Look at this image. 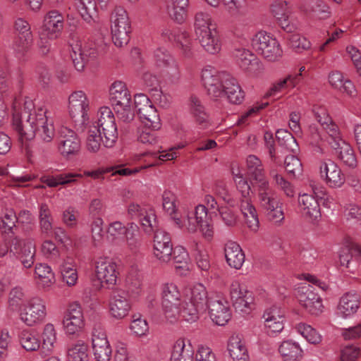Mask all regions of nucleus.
<instances>
[{
	"label": "nucleus",
	"instance_id": "f257e3e1",
	"mask_svg": "<svg viewBox=\"0 0 361 361\" xmlns=\"http://www.w3.org/2000/svg\"><path fill=\"white\" fill-rule=\"evenodd\" d=\"M47 113L45 108L36 109L32 100L26 99L20 112L13 113V128L22 139L31 140L37 135L42 141L49 143L55 130L53 121Z\"/></svg>",
	"mask_w": 361,
	"mask_h": 361
},
{
	"label": "nucleus",
	"instance_id": "f03ea898",
	"mask_svg": "<svg viewBox=\"0 0 361 361\" xmlns=\"http://www.w3.org/2000/svg\"><path fill=\"white\" fill-rule=\"evenodd\" d=\"M212 293H208L205 286L202 283L193 286L187 295L189 302H185L182 306V318L187 322L196 321L199 314L207 310L210 295Z\"/></svg>",
	"mask_w": 361,
	"mask_h": 361
},
{
	"label": "nucleus",
	"instance_id": "7ed1b4c3",
	"mask_svg": "<svg viewBox=\"0 0 361 361\" xmlns=\"http://www.w3.org/2000/svg\"><path fill=\"white\" fill-rule=\"evenodd\" d=\"M179 228L185 229L189 233H195L199 227L202 235L206 238H211L214 233V228L212 219L208 216L206 206L199 204L195 211L188 212L186 219L182 220L181 226Z\"/></svg>",
	"mask_w": 361,
	"mask_h": 361
},
{
	"label": "nucleus",
	"instance_id": "20e7f679",
	"mask_svg": "<svg viewBox=\"0 0 361 361\" xmlns=\"http://www.w3.org/2000/svg\"><path fill=\"white\" fill-rule=\"evenodd\" d=\"M251 45L257 54L268 61H277L283 56V50L278 40L265 31L257 32L251 39Z\"/></svg>",
	"mask_w": 361,
	"mask_h": 361
},
{
	"label": "nucleus",
	"instance_id": "39448f33",
	"mask_svg": "<svg viewBox=\"0 0 361 361\" xmlns=\"http://www.w3.org/2000/svg\"><path fill=\"white\" fill-rule=\"evenodd\" d=\"M111 31L114 44L122 47L130 41L132 29L126 11L116 6L111 15Z\"/></svg>",
	"mask_w": 361,
	"mask_h": 361
},
{
	"label": "nucleus",
	"instance_id": "423d86ee",
	"mask_svg": "<svg viewBox=\"0 0 361 361\" xmlns=\"http://www.w3.org/2000/svg\"><path fill=\"white\" fill-rule=\"evenodd\" d=\"M14 33L11 47L18 59L25 56L33 44L31 26L24 18H17L14 21Z\"/></svg>",
	"mask_w": 361,
	"mask_h": 361
},
{
	"label": "nucleus",
	"instance_id": "0eeeda50",
	"mask_svg": "<svg viewBox=\"0 0 361 361\" xmlns=\"http://www.w3.org/2000/svg\"><path fill=\"white\" fill-rule=\"evenodd\" d=\"M97 116L96 125L92 127L97 128L98 132L103 135L104 146L112 147L118 139V129L114 115L109 107L103 106L99 109Z\"/></svg>",
	"mask_w": 361,
	"mask_h": 361
},
{
	"label": "nucleus",
	"instance_id": "6e6552de",
	"mask_svg": "<svg viewBox=\"0 0 361 361\" xmlns=\"http://www.w3.org/2000/svg\"><path fill=\"white\" fill-rule=\"evenodd\" d=\"M140 282L135 281V288L128 286L127 290H117L113 292L109 302L110 313L116 319H121L128 314L131 309V298L138 294Z\"/></svg>",
	"mask_w": 361,
	"mask_h": 361
},
{
	"label": "nucleus",
	"instance_id": "1a4fd4ad",
	"mask_svg": "<svg viewBox=\"0 0 361 361\" xmlns=\"http://www.w3.org/2000/svg\"><path fill=\"white\" fill-rule=\"evenodd\" d=\"M162 310L166 319L173 323L182 317L180 293L173 283H166L162 287Z\"/></svg>",
	"mask_w": 361,
	"mask_h": 361
},
{
	"label": "nucleus",
	"instance_id": "9d476101",
	"mask_svg": "<svg viewBox=\"0 0 361 361\" xmlns=\"http://www.w3.org/2000/svg\"><path fill=\"white\" fill-rule=\"evenodd\" d=\"M226 72H219L212 66H207L202 71V84L207 94L212 98L224 96V75Z\"/></svg>",
	"mask_w": 361,
	"mask_h": 361
},
{
	"label": "nucleus",
	"instance_id": "9b49d317",
	"mask_svg": "<svg viewBox=\"0 0 361 361\" xmlns=\"http://www.w3.org/2000/svg\"><path fill=\"white\" fill-rule=\"evenodd\" d=\"M8 252L19 259L26 269L30 268L35 262V246L30 240H22L17 236L13 237L11 240Z\"/></svg>",
	"mask_w": 361,
	"mask_h": 361
},
{
	"label": "nucleus",
	"instance_id": "f8f14e48",
	"mask_svg": "<svg viewBox=\"0 0 361 361\" xmlns=\"http://www.w3.org/2000/svg\"><path fill=\"white\" fill-rule=\"evenodd\" d=\"M90 102L86 94L82 91H75L68 97V111L72 119L79 124H84L87 120Z\"/></svg>",
	"mask_w": 361,
	"mask_h": 361
},
{
	"label": "nucleus",
	"instance_id": "ddd939ff",
	"mask_svg": "<svg viewBox=\"0 0 361 361\" xmlns=\"http://www.w3.org/2000/svg\"><path fill=\"white\" fill-rule=\"evenodd\" d=\"M208 304L207 309L212 320L217 325H225L231 316L227 300L220 293H212Z\"/></svg>",
	"mask_w": 361,
	"mask_h": 361
},
{
	"label": "nucleus",
	"instance_id": "4468645a",
	"mask_svg": "<svg viewBox=\"0 0 361 361\" xmlns=\"http://www.w3.org/2000/svg\"><path fill=\"white\" fill-rule=\"evenodd\" d=\"M298 298L300 305L311 314L319 315L323 312L322 298L315 293V287L303 284L298 290Z\"/></svg>",
	"mask_w": 361,
	"mask_h": 361
},
{
	"label": "nucleus",
	"instance_id": "2eb2a0df",
	"mask_svg": "<svg viewBox=\"0 0 361 361\" xmlns=\"http://www.w3.org/2000/svg\"><path fill=\"white\" fill-rule=\"evenodd\" d=\"M47 315L46 304L43 299L34 297L27 301L20 312V319L27 326L42 322Z\"/></svg>",
	"mask_w": 361,
	"mask_h": 361
},
{
	"label": "nucleus",
	"instance_id": "dca6fc26",
	"mask_svg": "<svg viewBox=\"0 0 361 361\" xmlns=\"http://www.w3.org/2000/svg\"><path fill=\"white\" fill-rule=\"evenodd\" d=\"M128 213L132 219H137L144 231L152 233L158 226L155 212L152 209L137 203H131L128 208Z\"/></svg>",
	"mask_w": 361,
	"mask_h": 361
},
{
	"label": "nucleus",
	"instance_id": "f3484780",
	"mask_svg": "<svg viewBox=\"0 0 361 361\" xmlns=\"http://www.w3.org/2000/svg\"><path fill=\"white\" fill-rule=\"evenodd\" d=\"M94 271L97 279L106 285L116 283L118 271L116 262L108 257H98L94 262Z\"/></svg>",
	"mask_w": 361,
	"mask_h": 361
},
{
	"label": "nucleus",
	"instance_id": "a211bd4d",
	"mask_svg": "<svg viewBox=\"0 0 361 361\" xmlns=\"http://www.w3.org/2000/svg\"><path fill=\"white\" fill-rule=\"evenodd\" d=\"M319 169L321 178L330 188H339L345 183V175L341 168L334 161L328 159L322 161Z\"/></svg>",
	"mask_w": 361,
	"mask_h": 361
},
{
	"label": "nucleus",
	"instance_id": "6ab92c4d",
	"mask_svg": "<svg viewBox=\"0 0 361 361\" xmlns=\"http://www.w3.org/2000/svg\"><path fill=\"white\" fill-rule=\"evenodd\" d=\"M92 348L94 359L97 361H109L111 357V348L104 330L95 326L92 335Z\"/></svg>",
	"mask_w": 361,
	"mask_h": 361
},
{
	"label": "nucleus",
	"instance_id": "aec40b11",
	"mask_svg": "<svg viewBox=\"0 0 361 361\" xmlns=\"http://www.w3.org/2000/svg\"><path fill=\"white\" fill-rule=\"evenodd\" d=\"M63 25V14L57 10H51L44 17L42 35L49 39H56L61 35Z\"/></svg>",
	"mask_w": 361,
	"mask_h": 361
},
{
	"label": "nucleus",
	"instance_id": "412c9836",
	"mask_svg": "<svg viewBox=\"0 0 361 361\" xmlns=\"http://www.w3.org/2000/svg\"><path fill=\"white\" fill-rule=\"evenodd\" d=\"M233 56L241 69L256 75L263 73L264 69L263 64L250 50L244 48L235 49Z\"/></svg>",
	"mask_w": 361,
	"mask_h": 361
},
{
	"label": "nucleus",
	"instance_id": "4be33fe9",
	"mask_svg": "<svg viewBox=\"0 0 361 361\" xmlns=\"http://www.w3.org/2000/svg\"><path fill=\"white\" fill-rule=\"evenodd\" d=\"M230 295L233 305L237 311L247 312L251 309L253 298L245 284L238 281H233L230 287Z\"/></svg>",
	"mask_w": 361,
	"mask_h": 361
},
{
	"label": "nucleus",
	"instance_id": "5701e85b",
	"mask_svg": "<svg viewBox=\"0 0 361 361\" xmlns=\"http://www.w3.org/2000/svg\"><path fill=\"white\" fill-rule=\"evenodd\" d=\"M63 326L66 334L73 335L84 326L82 307L78 303L71 304L64 314Z\"/></svg>",
	"mask_w": 361,
	"mask_h": 361
},
{
	"label": "nucleus",
	"instance_id": "b1692460",
	"mask_svg": "<svg viewBox=\"0 0 361 361\" xmlns=\"http://www.w3.org/2000/svg\"><path fill=\"white\" fill-rule=\"evenodd\" d=\"M154 237V256L162 262H168L171 259L173 251L171 237L164 230L157 229L153 231Z\"/></svg>",
	"mask_w": 361,
	"mask_h": 361
},
{
	"label": "nucleus",
	"instance_id": "393cba45",
	"mask_svg": "<svg viewBox=\"0 0 361 361\" xmlns=\"http://www.w3.org/2000/svg\"><path fill=\"white\" fill-rule=\"evenodd\" d=\"M58 149L61 155L66 157L77 154L80 149V140L77 134L68 128H61Z\"/></svg>",
	"mask_w": 361,
	"mask_h": 361
},
{
	"label": "nucleus",
	"instance_id": "a878e982",
	"mask_svg": "<svg viewBox=\"0 0 361 361\" xmlns=\"http://www.w3.org/2000/svg\"><path fill=\"white\" fill-rule=\"evenodd\" d=\"M156 66L166 71L172 82L177 81L180 78L178 63L171 54L164 48H158L154 54Z\"/></svg>",
	"mask_w": 361,
	"mask_h": 361
},
{
	"label": "nucleus",
	"instance_id": "bb28decb",
	"mask_svg": "<svg viewBox=\"0 0 361 361\" xmlns=\"http://www.w3.org/2000/svg\"><path fill=\"white\" fill-rule=\"evenodd\" d=\"M313 193H304L300 195L298 197L299 207L303 216L311 221H317L321 217L318 193L314 190Z\"/></svg>",
	"mask_w": 361,
	"mask_h": 361
},
{
	"label": "nucleus",
	"instance_id": "cd10ccee",
	"mask_svg": "<svg viewBox=\"0 0 361 361\" xmlns=\"http://www.w3.org/2000/svg\"><path fill=\"white\" fill-rule=\"evenodd\" d=\"M70 56L73 61L75 68L78 71H83L86 63L95 59L98 52L95 48L85 47L76 43L71 45Z\"/></svg>",
	"mask_w": 361,
	"mask_h": 361
},
{
	"label": "nucleus",
	"instance_id": "c85d7f7f",
	"mask_svg": "<svg viewBox=\"0 0 361 361\" xmlns=\"http://www.w3.org/2000/svg\"><path fill=\"white\" fill-rule=\"evenodd\" d=\"M264 326L269 335L281 332L284 327V313L279 307L272 306L267 309L264 314Z\"/></svg>",
	"mask_w": 361,
	"mask_h": 361
},
{
	"label": "nucleus",
	"instance_id": "c756f323",
	"mask_svg": "<svg viewBox=\"0 0 361 361\" xmlns=\"http://www.w3.org/2000/svg\"><path fill=\"white\" fill-rule=\"evenodd\" d=\"M334 154L341 164L350 169L357 166V156L352 146L346 141L332 148Z\"/></svg>",
	"mask_w": 361,
	"mask_h": 361
},
{
	"label": "nucleus",
	"instance_id": "7c9ffc66",
	"mask_svg": "<svg viewBox=\"0 0 361 361\" xmlns=\"http://www.w3.org/2000/svg\"><path fill=\"white\" fill-rule=\"evenodd\" d=\"M256 190L261 207L267 210L279 204L276 195L267 180L256 185Z\"/></svg>",
	"mask_w": 361,
	"mask_h": 361
},
{
	"label": "nucleus",
	"instance_id": "2f4dec72",
	"mask_svg": "<svg viewBox=\"0 0 361 361\" xmlns=\"http://www.w3.org/2000/svg\"><path fill=\"white\" fill-rule=\"evenodd\" d=\"M109 99L114 108L118 106H128V104H130V94L124 82L116 81L111 85Z\"/></svg>",
	"mask_w": 361,
	"mask_h": 361
},
{
	"label": "nucleus",
	"instance_id": "473e14b6",
	"mask_svg": "<svg viewBox=\"0 0 361 361\" xmlns=\"http://www.w3.org/2000/svg\"><path fill=\"white\" fill-rule=\"evenodd\" d=\"M224 95L233 104H240L244 99V92L242 90L237 80L230 73L224 75Z\"/></svg>",
	"mask_w": 361,
	"mask_h": 361
},
{
	"label": "nucleus",
	"instance_id": "72a5a7b5",
	"mask_svg": "<svg viewBox=\"0 0 361 361\" xmlns=\"http://www.w3.org/2000/svg\"><path fill=\"white\" fill-rule=\"evenodd\" d=\"M360 304V298L357 295L348 293L340 299L337 307V314L343 318L350 317L357 312Z\"/></svg>",
	"mask_w": 361,
	"mask_h": 361
},
{
	"label": "nucleus",
	"instance_id": "f704fd0d",
	"mask_svg": "<svg viewBox=\"0 0 361 361\" xmlns=\"http://www.w3.org/2000/svg\"><path fill=\"white\" fill-rule=\"evenodd\" d=\"M35 279L43 290H49L56 279L52 269L46 263H37L35 267Z\"/></svg>",
	"mask_w": 361,
	"mask_h": 361
},
{
	"label": "nucleus",
	"instance_id": "c9c22d12",
	"mask_svg": "<svg viewBox=\"0 0 361 361\" xmlns=\"http://www.w3.org/2000/svg\"><path fill=\"white\" fill-rule=\"evenodd\" d=\"M166 11L170 18L182 23L187 17L188 0H164Z\"/></svg>",
	"mask_w": 361,
	"mask_h": 361
},
{
	"label": "nucleus",
	"instance_id": "e433bc0d",
	"mask_svg": "<svg viewBox=\"0 0 361 361\" xmlns=\"http://www.w3.org/2000/svg\"><path fill=\"white\" fill-rule=\"evenodd\" d=\"M225 257L228 264L235 269L242 267L245 262V255L240 246L235 242L228 241L224 247Z\"/></svg>",
	"mask_w": 361,
	"mask_h": 361
},
{
	"label": "nucleus",
	"instance_id": "4c0bfd02",
	"mask_svg": "<svg viewBox=\"0 0 361 361\" xmlns=\"http://www.w3.org/2000/svg\"><path fill=\"white\" fill-rule=\"evenodd\" d=\"M228 350L233 361H249L247 348L239 335L233 334L229 338Z\"/></svg>",
	"mask_w": 361,
	"mask_h": 361
},
{
	"label": "nucleus",
	"instance_id": "58836bf2",
	"mask_svg": "<svg viewBox=\"0 0 361 361\" xmlns=\"http://www.w3.org/2000/svg\"><path fill=\"white\" fill-rule=\"evenodd\" d=\"M194 29L195 35L198 37L216 30V25L209 13L200 11L195 16Z\"/></svg>",
	"mask_w": 361,
	"mask_h": 361
},
{
	"label": "nucleus",
	"instance_id": "ea45409f",
	"mask_svg": "<svg viewBox=\"0 0 361 361\" xmlns=\"http://www.w3.org/2000/svg\"><path fill=\"white\" fill-rule=\"evenodd\" d=\"M162 207L164 212L171 216L177 226H181L182 219L178 215L177 197L170 190H165L162 195Z\"/></svg>",
	"mask_w": 361,
	"mask_h": 361
},
{
	"label": "nucleus",
	"instance_id": "a19ab883",
	"mask_svg": "<svg viewBox=\"0 0 361 361\" xmlns=\"http://www.w3.org/2000/svg\"><path fill=\"white\" fill-rule=\"evenodd\" d=\"M143 80L146 86L150 88L152 97L154 99L158 102L163 107L168 106L169 102L166 96L158 88L159 85L157 77L155 75L147 72L143 75Z\"/></svg>",
	"mask_w": 361,
	"mask_h": 361
},
{
	"label": "nucleus",
	"instance_id": "79ce46f5",
	"mask_svg": "<svg viewBox=\"0 0 361 361\" xmlns=\"http://www.w3.org/2000/svg\"><path fill=\"white\" fill-rule=\"evenodd\" d=\"M197 39L204 50L209 54H217L221 49V43L216 30L200 36Z\"/></svg>",
	"mask_w": 361,
	"mask_h": 361
},
{
	"label": "nucleus",
	"instance_id": "37998d69",
	"mask_svg": "<svg viewBox=\"0 0 361 361\" xmlns=\"http://www.w3.org/2000/svg\"><path fill=\"white\" fill-rule=\"evenodd\" d=\"M240 209L247 227L251 231L257 232L259 228V221L255 207L251 202L245 200L240 203Z\"/></svg>",
	"mask_w": 361,
	"mask_h": 361
},
{
	"label": "nucleus",
	"instance_id": "c03bdc74",
	"mask_svg": "<svg viewBox=\"0 0 361 361\" xmlns=\"http://www.w3.org/2000/svg\"><path fill=\"white\" fill-rule=\"evenodd\" d=\"M194 351L191 345L182 339L178 340L173 345L171 361H193Z\"/></svg>",
	"mask_w": 361,
	"mask_h": 361
},
{
	"label": "nucleus",
	"instance_id": "a18cd8bd",
	"mask_svg": "<svg viewBox=\"0 0 361 361\" xmlns=\"http://www.w3.org/2000/svg\"><path fill=\"white\" fill-rule=\"evenodd\" d=\"M246 166L252 178L256 181V185L267 180L264 166L259 157L253 154L247 156Z\"/></svg>",
	"mask_w": 361,
	"mask_h": 361
},
{
	"label": "nucleus",
	"instance_id": "49530a36",
	"mask_svg": "<svg viewBox=\"0 0 361 361\" xmlns=\"http://www.w3.org/2000/svg\"><path fill=\"white\" fill-rule=\"evenodd\" d=\"M214 7L219 6L221 2L226 11L232 16L242 15L245 12L246 0H205Z\"/></svg>",
	"mask_w": 361,
	"mask_h": 361
},
{
	"label": "nucleus",
	"instance_id": "de8ad7c7",
	"mask_svg": "<svg viewBox=\"0 0 361 361\" xmlns=\"http://www.w3.org/2000/svg\"><path fill=\"white\" fill-rule=\"evenodd\" d=\"M190 111L195 121L202 128H207L209 124V115L205 111L204 106L197 97H190Z\"/></svg>",
	"mask_w": 361,
	"mask_h": 361
},
{
	"label": "nucleus",
	"instance_id": "09e8293b",
	"mask_svg": "<svg viewBox=\"0 0 361 361\" xmlns=\"http://www.w3.org/2000/svg\"><path fill=\"white\" fill-rule=\"evenodd\" d=\"M279 351L284 361H300L302 357V350L299 345L290 341H283Z\"/></svg>",
	"mask_w": 361,
	"mask_h": 361
},
{
	"label": "nucleus",
	"instance_id": "8fccbe9b",
	"mask_svg": "<svg viewBox=\"0 0 361 361\" xmlns=\"http://www.w3.org/2000/svg\"><path fill=\"white\" fill-rule=\"evenodd\" d=\"M138 115L145 126L152 128L154 130H157L160 128V118L153 105L147 106L146 109H142L141 112Z\"/></svg>",
	"mask_w": 361,
	"mask_h": 361
},
{
	"label": "nucleus",
	"instance_id": "3c124183",
	"mask_svg": "<svg viewBox=\"0 0 361 361\" xmlns=\"http://www.w3.org/2000/svg\"><path fill=\"white\" fill-rule=\"evenodd\" d=\"M322 128L327 134L326 142L331 149L336 146H339L341 142L345 141L342 136L338 126L334 121H331V122H329Z\"/></svg>",
	"mask_w": 361,
	"mask_h": 361
},
{
	"label": "nucleus",
	"instance_id": "603ef678",
	"mask_svg": "<svg viewBox=\"0 0 361 361\" xmlns=\"http://www.w3.org/2000/svg\"><path fill=\"white\" fill-rule=\"evenodd\" d=\"M19 341L22 347L27 351H35L41 345L38 335L35 331H22L19 334Z\"/></svg>",
	"mask_w": 361,
	"mask_h": 361
},
{
	"label": "nucleus",
	"instance_id": "864d4df0",
	"mask_svg": "<svg viewBox=\"0 0 361 361\" xmlns=\"http://www.w3.org/2000/svg\"><path fill=\"white\" fill-rule=\"evenodd\" d=\"M233 173V179L236 185L237 190L239 191L240 194V202H251L250 199V185L247 183V180L245 178L243 177V174L238 171L237 173L235 171L232 172Z\"/></svg>",
	"mask_w": 361,
	"mask_h": 361
},
{
	"label": "nucleus",
	"instance_id": "5fc2aeb1",
	"mask_svg": "<svg viewBox=\"0 0 361 361\" xmlns=\"http://www.w3.org/2000/svg\"><path fill=\"white\" fill-rule=\"evenodd\" d=\"M104 137L95 127H90L86 139V148L91 153H97L101 148Z\"/></svg>",
	"mask_w": 361,
	"mask_h": 361
},
{
	"label": "nucleus",
	"instance_id": "6e6d98bb",
	"mask_svg": "<svg viewBox=\"0 0 361 361\" xmlns=\"http://www.w3.org/2000/svg\"><path fill=\"white\" fill-rule=\"evenodd\" d=\"M68 361H88L87 345L79 341L68 349Z\"/></svg>",
	"mask_w": 361,
	"mask_h": 361
},
{
	"label": "nucleus",
	"instance_id": "4d7b16f0",
	"mask_svg": "<svg viewBox=\"0 0 361 361\" xmlns=\"http://www.w3.org/2000/svg\"><path fill=\"white\" fill-rule=\"evenodd\" d=\"M329 7L321 0H307L305 10L307 13H312L319 18L329 17Z\"/></svg>",
	"mask_w": 361,
	"mask_h": 361
},
{
	"label": "nucleus",
	"instance_id": "13d9d810",
	"mask_svg": "<svg viewBox=\"0 0 361 361\" xmlns=\"http://www.w3.org/2000/svg\"><path fill=\"white\" fill-rule=\"evenodd\" d=\"M42 348L44 352L49 353L53 348L56 341V331L52 324H47L42 334Z\"/></svg>",
	"mask_w": 361,
	"mask_h": 361
},
{
	"label": "nucleus",
	"instance_id": "bf43d9fd",
	"mask_svg": "<svg viewBox=\"0 0 361 361\" xmlns=\"http://www.w3.org/2000/svg\"><path fill=\"white\" fill-rule=\"evenodd\" d=\"M78 11L82 19L90 23L95 13L96 3L94 0H76Z\"/></svg>",
	"mask_w": 361,
	"mask_h": 361
},
{
	"label": "nucleus",
	"instance_id": "052dcab7",
	"mask_svg": "<svg viewBox=\"0 0 361 361\" xmlns=\"http://www.w3.org/2000/svg\"><path fill=\"white\" fill-rule=\"evenodd\" d=\"M295 329L298 334L310 343L317 344L322 341V336L309 324L299 323L295 326Z\"/></svg>",
	"mask_w": 361,
	"mask_h": 361
},
{
	"label": "nucleus",
	"instance_id": "680f3d73",
	"mask_svg": "<svg viewBox=\"0 0 361 361\" xmlns=\"http://www.w3.org/2000/svg\"><path fill=\"white\" fill-rule=\"evenodd\" d=\"M103 219L99 217H94L91 223V233L92 243L94 247H99L103 243Z\"/></svg>",
	"mask_w": 361,
	"mask_h": 361
},
{
	"label": "nucleus",
	"instance_id": "e2e57ef3",
	"mask_svg": "<svg viewBox=\"0 0 361 361\" xmlns=\"http://www.w3.org/2000/svg\"><path fill=\"white\" fill-rule=\"evenodd\" d=\"M269 175L287 197H293L294 196L295 190L292 184L284 179L275 169L270 170Z\"/></svg>",
	"mask_w": 361,
	"mask_h": 361
},
{
	"label": "nucleus",
	"instance_id": "0e129e2a",
	"mask_svg": "<svg viewBox=\"0 0 361 361\" xmlns=\"http://www.w3.org/2000/svg\"><path fill=\"white\" fill-rule=\"evenodd\" d=\"M1 228L4 230V233L8 234H13V229L16 228V214L15 212L10 209H6L3 216H1Z\"/></svg>",
	"mask_w": 361,
	"mask_h": 361
},
{
	"label": "nucleus",
	"instance_id": "69168bd1",
	"mask_svg": "<svg viewBox=\"0 0 361 361\" xmlns=\"http://www.w3.org/2000/svg\"><path fill=\"white\" fill-rule=\"evenodd\" d=\"M62 279L68 286H75L78 281V276L74 265L64 263L61 269Z\"/></svg>",
	"mask_w": 361,
	"mask_h": 361
},
{
	"label": "nucleus",
	"instance_id": "338daca9",
	"mask_svg": "<svg viewBox=\"0 0 361 361\" xmlns=\"http://www.w3.org/2000/svg\"><path fill=\"white\" fill-rule=\"evenodd\" d=\"M284 164L288 173L293 176V177L299 176L302 173V163L296 156H286L284 160Z\"/></svg>",
	"mask_w": 361,
	"mask_h": 361
},
{
	"label": "nucleus",
	"instance_id": "774afa93",
	"mask_svg": "<svg viewBox=\"0 0 361 361\" xmlns=\"http://www.w3.org/2000/svg\"><path fill=\"white\" fill-rule=\"evenodd\" d=\"M288 45L296 51L307 49L310 47V42L300 34L293 33L288 37Z\"/></svg>",
	"mask_w": 361,
	"mask_h": 361
}]
</instances>
